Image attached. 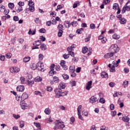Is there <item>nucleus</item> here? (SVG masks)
<instances>
[{
  "label": "nucleus",
  "instance_id": "obj_30",
  "mask_svg": "<svg viewBox=\"0 0 130 130\" xmlns=\"http://www.w3.org/2000/svg\"><path fill=\"white\" fill-rule=\"evenodd\" d=\"M62 78L64 79V80H69V78L70 77L67 74H63L62 75Z\"/></svg>",
  "mask_w": 130,
  "mask_h": 130
},
{
  "label": "nucleus",
  "instance_id": "obj_41",
  "mask_svg": "<svg viewBox=\"0 0 130 130\" xmlns=\"http://www.w3.org/2000/svg\"><path fill=\"white\" fill-rule=\"evenodd\" d=\"M14 30H15V29L13 28V26L10 27L8 30L9 33H13V32H14Z\"/></svg>",
  "mask_w": 130,
  "mask_h": 130
},
{
  "label": "nucleus",
  "instance_id": "obj_22",
  "mask_svg": "<svg viewBox=\"0 0 130 130\" xmlns=\"http://www.w3.org/2000/svg\"><path fill=\"white\" fill-rule=\"evenodd\" d=\"M119 20H120V24L124 25V24H125V23H126V19H125L124 18H121Z\"/></svg>",
  "mask_w": 130,
  "mask_h": 130
},
{
  "label": "nucleus",
  "instance_id": "obj_63",
  "mask_svg": "<svg viewBox=\"0 0 130 130\" xmlns=\"http://www.w3.org/2000/svg\"><path fill=\"white\" fill-rule=\"evenodd\" d=\"M72 50H73V49L71 48V47H69L67 48V51H68L69 53L72 52Z\"/></svg>",
  "mask_w": 130,
  "mask_h": 130
},
{
  "label": "nucleus",
  "instance_id": "obj_25",
  "mask_svg": "<svg viewBox=\"0 0 130 130\" xmlns=\"http://www.w3.org/2000/svg\"><path fill=\"white\" fill-rule=\"evenodd\" d=\"M44 112L47 115H49V114H50V112H51V111H50V109L49 108H47V109H45Z\"/></svg>",
  "mask_w": 130,
  "mask_h": 130
},
{
  "label": "nucleus",
  "instance_id": "obj_13",
  "mask_svg": "<svg viewBox=\"0 0 130 130\" xmlns=\"http://www.w3.org/2000/svg\"><path fill=\"white\" fill-rule=\"evenodd\" d=\"M66 88V83H60L58 89H65Z\"/></svg>",
  "mask_w": 130,
  "mask_h": 130
},
{
  "label": "nucleus",
  "instance_id": "obj_10",
  "mask_svg": "<svg viewBox=\"0 0 130 130\" xmlns=\"http://www.w3.org/2000/svg\"><path fill=\"white\" fill-rule=\"evenodd\" d=\"M121 119L124 121V122H127V123H128L129 121V117H128V116L122 117Z\"/></svg>",
  "mask_w": 130,
  "mask_h": 130
},
{
  "label": "nucleus",
  "instance_id": "obj_54",
  "mask_svg": "<svg viewBox=\"0 0 130 130\" xmlns=\"http://www.w3.org/2000/svg\"><path fill=\"white\" fill-rule=\"evenodd\" d=\"M18 6H19V7H23V6H24V5H25V3H24V2H19L18 3Z\"/></svg>",
  "mask_w": 130,
  "mask_h": 130
},
{
  "label": "nucleus",
  "instance_id": "obj_1",
  "mask_svg": "<svg viewBox=\"0 0 130 130\" xmlns=\"http://www.w3.org/2000/svg\"><path fill=\"white\" fill-rule=\"evenodd\" d=\"M54 92L56 94L55 98H59V97L66 96V95H68V91H66L62 92V90H61L60 88H56L54 90Z\"/></svg>",
  "mask_w": 130,
  "mask_h": 130
},
{
  "label": "nucleus",
  "instance_id": "obj_28",
  "mask_svg": "<svg viewBox=\"0 0 130 130\" xmlns=\"http://www.w3.org/2000/svg\"><path fill=\"white\" fill-rule=\"evenodd\" d=\"M88 47H84L82 49V53H87V52H88Z\"/></svg>",
  "mask_w": 130,
  "mask_h": 130
},
{
  "label": "nucleus",
  "instance_id": "obj_32",
  "mask_svg": "<svg viewBox=\"0 0 130 130\" xmlns=\"http://www.w3.org/2000/svg\"><path fill=\"white\" fill-rule=\"evenodd\" d=\"M31 69H32L33 71H35V70L37 69V65L36 63H33L31 67Z\"/></svg>",
  "mask_w": 130,
  "mask_h": 130
},
{
  "label": "nucleus",
  "instance_id": "obj_49",
  "mask_svg": "<svg viewBox=\"0 0 130 130\" xmlns=\"http://www.w3.org/2000/svg\"><path fill=\"white\" fill-rule=\"evenodd\" d=\"M10 71L11 72V73H12V74H14L15 71V69H14V67H11L10 68Z\"/></svg>",
  "mask_w": 130,
  "mask_h": 130
},
{
  "label": "nucleus",
  "instance_id": "obj_61",
  "mask_svg": "<svg viewBox=\"0 0 130 130\" xmlns=\"http://www.w3.org/2000/svg\"><path fill=\"white\" fill-rule=\"evenodd\" d=\"M6 57L7 58H11L12 57V56L11 55V53H8L6 54Z\"/></svg>",
  "mask_w": 130,
  "mask_h": 130
},
{
  "label": "nucleus",
  "instance_id": "obj_58",
  "mask_svg": "<svg viewBox=\"0 0 130 130\" xmlns=\"http://www.w3.org/2000/svg\"><path fill=\"white\" fill-rule=\"evenodd\" d=\"M110 108L111 110H114V105L113 104H111L110 105Z\"/></svg>",
  "mask_w": 130,
  "mask_h": 130
},
{
  "label": "nucleus",
  "instance_id": "obj_2",
  "mask_svg": "<svg viewBox=\"0 0 130 130\" xmlns=\"http://www.w3.org/2000/svg\"><path fill=\"white\" fill-rule=\"evenodd\" d=\"M110 52H112L113 53H116L119 51V48L118 46L116 44L112 45L109 49Z\"/></svg>",
  "mask_w": 130,
  "mask_h": 130
},
{
  "label": "nucleus",
  "instance_id": "obj_52",
  "mask_svg": "<svg viewBox=\"0 0 130 130\" xmlns=\"http://www.w3.org/2000/svg\"><path fill=\"white\" fill-rule=\"evenodd\" d=\"M47 91H48V92H51V91H52V87L50 86L47 87Z\"/></svg>",
  "mask_w": 130,
  "mask_h": 130
},
{
  "label": "nucleus",
  "instance_id": "obj_53",
  "mask_svg": "<svg viewBox=\"0 0 130 130\" xmlns=\"http://www.w3.org/2000/svg\"><path fill=\"white\" fill-rule=\"evenodd\" d=\"M78 115L79 119H81V120H84L83 117L81 115V113H78Z\"/></svg>",
  "mask_w": 130,
  "mask_h": 130
},
{
  "label": "nucleus",
  "instance_id": "obj_16",
  "mask_svg": "<svg viewBox=\"0 0 130 130\" xmlns=\"http://www.w3.org/2000/svg\"><path fill=\"white\" fill-rule=\"evenodd\" d=\"M34 81L37 83L41 82V81H42V78H41L40 76H37L35 78Z\"/></svg>",
  "mask_w": 130,
  "mask_h": 130
},
{
  "label": "nucleus",
  "instance_id": "obj_50",
  "mask_svg": "<svg viewBox=\"0 0 130 130\" xmlns=\"http://www.w3.org/2000/svg\"><path fill=\"white\" fill-rule=\"evenodd\" d=\"M43 57H44V56H43V54H40L39 55V58L40 60H42L43 59Z\"/></svg>",
  "mask_w": 130,
  "mask_h": 130
},
{
  "label": "nucleus",
  "instance_id": "obj_9",
  "mask_svg": "<svg viewBox=\"0 0 130 130\" xmlns=\"http://www.w3.org/2000/svg\"><path fill=\"white\" fill-rule=\"evenodd\" d=\"M98 101V99H97V98L95 97L94 96H92L90 98L89 100V102L90 103H96Z\"/></svg>",
  "mask_w": 130,
  "mask_h": 130
},
{
  "label": "nucleus",
  "instance_id": "obj_27",
  "mask_svg": "<svg viewBox=\"0 0 130 130\" xmlns=\"http://www.w3.org/2000/svg\"><path fill=\"white\" fill-rule=\"evenodd\" d=\"M8 7L11 10H13L14 9L15 5H14V3H9Z\"/></svg>",
  "mask_w": 130,
  "mask_h": 130
},
{
  "label": "nucleus",
  "instance_id": "obj_46",
  "mask_svg": "<svg viewBox=\"0 0 130 130\" xmlns=\"http://www.w3.org/2000/svg\"><path fill=\"white\" fill-rule=\"evenodd\" d=\"M63 57H64V58H65V59H67L69 58V57H70V54L69 53L68 54H64L63 55Z\"/></svg>",
  "mask_w": 130,
  "mask_h": 130
},
{
  "label": "nucleus",
  "instance_id": "obj_26",
  "mask_svg": "<svg viewBox=\"0 0 130 130\" xmlns=\"http://www.w3.org/2000/svg\"><path fill=\"white\" fill-rule=\"evenodd\" d=\"M30 57H25L23 58V61L24 62H28V61H29L30 60Z\"/></svg>",
  "mask_w": 130,
  "mask_h": 130
},
{
  "label": "nucleus",
  "instance_id": "obj_51",
  "mask_svg": "<svg viewBox=\"0 0 130 130\" xmlns=\"http://www.w3.org/2000/svg\"><path fill=\"white\" fill-rule=\"evenodd\" d=\"M13 117L15 118V119H18V118H20V115L13 114Z\"/></svg>",
  "mask_w": 130,
  "mask_h": 130
},
{
  "label": "nucleus",
  "instance_id": "obj_60",
  "mask_svg": "<svg viewBox=\"0 0 130 130\" xmlns=\"http://www.w3.org/2000/svg\"><path fill=\"white\" fill-rule=\"evenodd\" d=\"M90 29H94L95 28V24L93 23H91L90 24Z\"/></svg>",
  "mask_w": 130,
  "mask_h": 130
},
{
  "label": "nucleus",
  "instance_id": "obj_17",
  "mask_svg": "<svg viewBox=\"0 0 130 130\" xmlns=\"http://www.w3.org/2000/svg\"><path fill=\"white\" fill-rule=\"evenodd\" d=\"M40 48L42 50H46L47 49L46 45H45V44H41Z\"/></svg>",
  "mask_w": 130,
  "mask_h": 130
},
{
  "label": "nucleus",
  "instance_id": "obj_20",
  "mask_svg": "<svg viewBox=\"0 0 130 130\" xmlns=\"http://www.w3.org/2000/svg\"><path fill=\"white\" fill-rule=\"evenodd\" d=\"M57 29L58 31H62L63 30V25H62V24H59L57 26Z\"/></svg>",
  "mask_w": 130,
  "mask_h": 130
},
{
  "label": "nucleus",
  "instance_id": "obj_44",
  "mask_svg": "<svg viewBox=\"0 0 130 130\" xmlns=\"http://www.w3.org/2000/svg\"><path fill=\"white\" fill-rule=\"evenodd\" d=\"M110 72L113 73V72H115V67L114 65H112V67L111 68Z\"/></svg>",
  "mask_w": 130,
  "mask_h": 130
},
{
  "label": "nucleus",
  "instance_id": "obj_57",
  "mask_svg": "<svg viewBox=\"0 0 130 130\" xmlns=\"http://www.w3.org/2000/svg\"><path fill=\"white\" fill-rule=\"evenodd\" d=\"M110 87H111L112 88H113L114 87L115 83L113 82H110L109 84Z\"/></svg>",
  "mask_w": 130,
  "mask_h": 130
},
{
  "label": "nucleus",
  "instance_id": "obj_62",
  "mask_svg": "<svg viewBox=\"0 0 130 130\" xmlns=\"http://www.w3.org/2000/svg\"><path fill=\"white\" fill-rule=\"evenodd\" d=\"M111 114L112 116H115V115H116V111H114L112 112Z\"/></svg>",
  "mask_w": 130,
  "mask_h": 130
},
{
  "label": "nucleus",
  "instance_id": "obj_14",
  "mask_svg": "<svg viewBox=\"0 0 130 130\" xmlns=\"http://www.w3.org/2000/svg\"><path fill=\"white\" fill-rule=\"evenodd\" d=\"M6 7L3 5H0V12L1 13H5L6 12Z\"/></svg>",
  "mask_w": 130,
  "mask_h": 130
},
{
  "label": "nucleus",
  "instance_id": "obj_24",
  "mask_svg": "<svg viewBox=\"0 0 130 130\" xmlns=\"http://www.w3.org/2000/svg\"><path fill=\"white\" fill-rule=\"evenodd\" d=\"M119 37H120L119 35H117L116 34H114L112 36L113 39H115L116 40L119 39Z\"/></svg>",
  "mask_w": 130,
  "mask_h": 130
},
{
  "label": "nucleus",
  "instance_id": "obj_5",
  "mask_svg": "<svg viewBox=\"0 0 130 130\" xmlns=\"http://www.w3.org/2000/svg\"><path fill=\"white\" fill-rule=\"evenodd\" d=\"M20 106L21 108L23 110L27 109V108L28 107V106H27V104L24 102V101L20 102Z\"/></svg>",
  "mask_w": 130,
  "mask_h": 130
},
{
  "label": "nucleus",
  "instance_id": "obj_18",
  "mask_svg": "<svg viewBox=\"0 0 130 130\" xmlns=\"http://www.w3.org/2000/svg\"><path fill=\"white\" fill-rule=\"evenodd\" d=\"M69 70H70V72H71V73H75V71H76L75 66H70Z\"/></svg>",
  "mask_w": 130,
  "mask_h": 130
},
{
  "label": "nucleus",
  "instance_id": "obj_19",
  "mask_svg": "<svg viewBox=\"0 0 130 130\" xmlns=\"http://www.w3.org/2000/svg\"><path fill=\"white\" fill-rule=\"evenodd\" d=\"M38 70L39 71H41L42 72L43 70H44V66H43V63H41L40 65L38 66Z\"/></svg>",
  "mask_w": 130,
  "mask_h": 130
},
{
  "label": "nucleus",
  "instance_id": "obj_45",
  "mask_svg": "<svg viewBox=\"0 0 130 130\" xmlns=\"http://www.w3.org/2000/svg\"><path fill=\"white\" fill-rule=\"evenodd\" d=\"M126 11V7H125V5L123 7L122 9L121 13L122 14H124L125 13V11Z\"/></svg>",
  "mask_w": 130,
  "mask_h": 130
},
{
  "label": "nucleus",
  "instance_id": "obj_7",
  "mask_svg": "<svg viewBox=\"0 0 130 130\" xmlns=\"http://www.w3.org/2000/svg\"><path fill=\"white\" fill-rule=\"evenodd\" d=\"M17 91L18 92H24V90H25V86L23 85H18L16 88Z\"/></svg>",
  "mask_w": 130,
  "mask_h": 130
},
{
  "label": "nucleus",
  "instance_id": "obj_55",
  "mask_svg": "<svg viewBox=\"0 0 130 130\" xmlns=\"http://www.w3.org/2000/svg\"><path fill=\"white\" fill-rule=\"evenodd\" d=\"M13 20L15 22H17V21H19V17L17 16L13 17Z\"/></svg>",
  "mask_w": 130,
  "mask_h": 130
},
{
  "label": "nucleus",
  "instance_id": "obj_47",
  "mask_svg": "<svg viewBox=\"0 0 130 130\" xmlns=\"http://www.w3.org/2000/svg\"><path fill=\"white\" fill-rule=\"evenodd\" d=\"M15 73H19L20 72V68L18 67H14Z\"/></svg>",
  "mask_w": 130,
  "mask_h": 130
},
{
  "label": "nucleus",
  "instance_id": "obj_29",
  "mask_svg": "<svg viewBox=\"0 0 130 130\" xmlns=\"http://www.w3.org/2000/svg\"><path fill=\"white\" fill-rule=\"evenodd\" d=\"M53 81L55 82L56 83H58V82H59V79H58V77L55 76L53 78Z\"/></svg>",
  "mask_w": 130,
  "mask_h": 130
},
{
  "label": "nucleus",
  "instance_id": "obj_11",
  "mask_svg": "<svg viewBox=\"0 0 130 130\" xmlns=\"http://www.w3.org/2000/svg\"><path fill=\"white\" fill-rule=\"evenodd\" d=\"M115 53H113L112 52H110V53H107V54L105 55V58H109L110 57H112L113 56V54Z\"/></svg>",
  "mask_w": 130,
  "mask_h": 130
},
{
  "label": "nucleus",
  "instance_id": "obj_3",
  "mask_svg": "<svg viewBox=\"0 0 130 130\" xmlns=\"http://www.w3.org/2000/svg\"><path fill=\"white\" fill-rule=\"evenodd\" d=\"M55 67V65L54 64H52L50 67V71L49 72L50 76H52V75H55L56 74V72L54 71V68Z\"/></svg>",
  "mask_w": 130,
  "mask_h": 130
},
{
  "label": "nucleus",
  "instance_id": "obj_35",
  "mask_svg": "<svg viewBox=\"0 0 130 130\" xmlns=\"http://www.w3.org/2000/svg\"><path fill=\"white\" fill-rule=\"evenodd\" d=\"M82 114L83 116H88V112L86 110H83L82 112Z\"/></svg>",
  "mask_w": 130,
  "mask_h": 130
},
{
  "label": "nucleus",
  "instance_id": "obj_59",
  "mask_svg": "<svg viewBox=\"0 0 130 130\" xmlns=\"http://www.w3.org/2000/svg\"><path fill=\"white\" fill-rule=\"evenodd\" d=\"M35 23H36V24H39V23L40 22V20L39 19V18H36V19H35Z\"/></svg>",
  "mask_w": 130,
  "mask_h": 130
},
{
  "label": "nucleus",
  "instance_id": "obj_21",
  "mask_svg": "<svg viewBox=\"0 0 130 130\" xmlns=\"http://www.w3.org/2000/svg\"><path fill=\"white\" fill-rule=\"evenodd\" d=\"M36 127H38L39 129H41V125L39 122H34V123Z\"/></svg>",
  "mask_w": 130,
  "mask_h": 130
},
{
  "label": "nucleus",
  "instance_id": "obj_23",
  "mask_svg": "<svg viewBox=\"0 0 130 130\" xmlns=\"http://www.w3.org/2000/svg\"><path fill=\"white\" fill-rule=\"evenodd\" d=\"M128 4H129V1H128L125 5V6L126 7V11H127V12L130 11V6H127Z\"/></svg>",
  "mask_w": 130,
  "mask_h": 130
},
{
  "label": "nucleus",
  "instance_id": "obj_42",
  "mask_svg": "<svg viewBox=\"0 0 130 130\" xmlns=\"http://www.w3.org/2000/svg\"><path fill=\"white\" fill-rule=\"evenodd\" d=\"M70 124H73V123H74V122H75V117H72L71 118H70Z\"/></svg>",
  "mask_w": 130,
  "mask_h": 130
},
{
  "label": "nucleus",
  "instance_id": "obj_4",
  "mask_svg": "<svg viewBox=\"0 0 130 130\" xmlns=\"http://www.w3.org/2000/svg\"><path fill=\"white\" fill-rule=\"evenodd\" d=\"M28 6H29V10L30 12H34L35 9L34 8V2H31V0H29L28 2Z\"/></svg>",
  "mask_w": 130,
  "mask_h": 130
},
{
  "label": "nucleus",
  "instance_id": "obj_34",
  "mask_svg": "<svg viewBox=\"0 0 130 130\" xmlns=\"http://www.w3.org/2000/svg\"><path fill=\"white\" fill-rule=\"evenodd\" d=\"M20 80L21 81V84H25V80H26L25 77H20Z\"/></svg>",
  "mask_w": 130,
  "mask_h": 130
},
{
  "label": "nucleus",
  "instance_id": "obj_15",
  "mask_svg": "<svg viewBox=\"0 0 130 130\" xmlns=\"http://www.w3.org/2000/svg\"><path fill=\"white\" fill-rule=\"evenodd\" d=\"M101 76L102 78H108V74L107 73L103 72L101 73Z\"/></svg>",
  "mask_w": 130,
  "mask_h": 130
},
{
  "label": "nucleus",
  "instance_id": "obj_64",
  "mask_svg": "<svg viewBox=\"0 0 130 130\" xmlns=\"http://www.w3.org/2000/svg\"><path fill=\"white\" fill-rule=\"evenodd\" d=\"M76 73H80L81 72V68L80 67H78L76 69Z\"/></svg>",
  "mask_w": 130,
  "mask_h": 130
},
{
  "label": "nucleus",
  "instance_id": "obj_40",
  "mask_svg": "<svg viewBox=\"0 0 130 130\" xmlns=\"http://www.w3.org/2000/svg\"><path fill=\"white\" fill-rule=\"evenodd\" d=\"M25 126V123L23 121H20V127H24Z\"/></svg>",
  "mask_w": 130,
  "mask_h": 130
},
{
  "label": "nucleus",
  "instance_id": "obj_6",
  "mask_svg": "<svg viewBox=\"0 0 130 130\" xmlns=\"http://www.w3.org/2000/svg\"><path fill=\"white\" fill-rule=\"evenodd\" d=\"M92 81H88L86 85V90L89 91L92 88Z\"/></svg>",
  "mask_w": 130,
  "mask_h": 130
},
{
  "label": "nucleus",
  "instance_id": "obj_8",
  "mask_svg": "<svg viewBox=\"0 0 130 130\" xmlns=\"http://www.w3.org/2000/svg\"><path fill=\"white\" fill-rule=\"evenodd\" d=\"M60 66L64 71H67V70H68V67L66 66V61L61 60L60 62Z\"/></svg>",
  "mask_w": 130,
  "mask_h": 130
},
{
  "label": "nucleus",
  "instance_id": "obj_36",
  "mask_svg": "<svg viewBox=\"0 0 130 130\" xmlns=\"http://www.w3.org/2000/svg\"><path fill=\"white\" fill-rule=\"evenodd\" d=\"M78 6H80V2L77 1V3H75L73 5V9H76Z\"/></svg>",
  "mask_w": 130,
  "mask_h": 130
},
{
  "label": "nucleus",
  "instance_id": "obj_37",
  "mask_svg": "<svg viewBox=\"0 0 130 130\" xmlns=\"http://www.w3.org/2000/svg\"><path fill=\"white\" fill-rule=\"evenodd\" d=\"M63 33V31L62 30H59V31L58 32V37H61V36H62V34Z\"/></svg>",
  "mask_w": 130,
  "mask_h": 130
},
{
  "label": "nucleus",
  "instance_id": "obj_43",
  "mask_svg": "<svg viewBox=\"0 0 130 130\" xmlns=\"http://www.w3.org/2000/svg\"><path fill=\"white\" fill-rule=\"evenodd\" d=\"M39 31L40 33H45V32H46V30L45 29V28H41L39 29Z\"/></svg>",
  "mask_w": 130,
  "mask_h": 130
},
{
  "label": "nucleus",
  "instance_id": "obj_48",
  "mask_svg": "<svg viewBox=\"0 0 130 130\" xmlns=\"http://www.w3.org/2000/svg\"><path fill=\"white\" fill-rule=\"evenodd\" d=\"M5 58H6V57H5V56L2 55L0 54V59L1 60H2V61H4Z\"/></svg>",
  "mask_w": 130,
  "mask_h": 130
},
{
  "label": "nucleus",
  "instance_id": "obj_33",
  "mask_svg": "<svg viewBox=\"0 0 130 130\" xmlns=\"http://www.w3.org/2000/svg\"><path fill=\"white\" fill-rule=\"evenodd\" d=\"M91 34H89L88 35V37H87V38H86L85 39V42H89V41H90V39L91 38Z\"/></svg>",
  "mask_w": 130,
  "mask_h": 130
},
{
  "label": "nucleus",
  "instance_id": "obj_12",
  "mask_svg": "<svg viewBox=\"0 0 130 130\" xmlns=\"http://www.w3.org/2000/svg\"><path fill=\"white\" fill-rule=\"evenodd\" d=\"M28 98V94L27 93L24 92L21 95V99L22 100L24 101V100H26Z\"/></svg>",
  "mask_w": 130,
  "mask_h": 130
},
{
  "label": "nucleus",
  "instance_id": "obj_31",
  "mask_svg": "<svg viewBox=\"0 0 130 130\" xmlns=\"http://www.w3.org/2000/svg\"><path fill=\"white\" fill-rule=\"evenodd\" d=\"M123 85L124 86V88H126L128 86V81H124L123 82Z\"/></svg>",
  "mask_w": 130,
  "mask_h": 130
},
{
  "label": "nucleus",
  "instance_id": "obj_39",
  "mask_svg": "<svg viewBox=\"0 0 130 130\" xmlns=\"http://www.w3.org/2000/svg\"><path fill=\"white\" fill-rule=\"evenodd\" d=\"M117 8H119L118 4H114L113 6V10H116V9H117Z\"/></svg>",
  "mask_w": 130,
  "mask_h": 130
},
{
  "label": "nucleus",
  "instance_id": "obj_56",
  "mask_svg": "<svg viewBox=\"0 0 130 130\" xmlns=\"http://www.w3.org/2000/svg\"><path fill=\"white\" fill-rule=\"evenodd\" d=\"M27 84H28L29 85H30V84H31V85H33L34 84V82L32 80H27Z\"/></svg>",
  "mask_w": 130,
  "mask_h": 130
},
{
  "label": "nucleus",
  "instance_id": "obj_38",
  "mask_svg": "<svg viewBox=\"0 0 130 130\" xmlns=\"http://www.w3.org/2000/svg\"><path fill=\"white\" fill-rule=\"evenodd\" d=\"M99 102H100V103H102V104H104V103H105V99L103 98H101L100 99Z\"/></svg>",
  "mask_w": 130,
  "mask_h": 130
}]
</instances>
